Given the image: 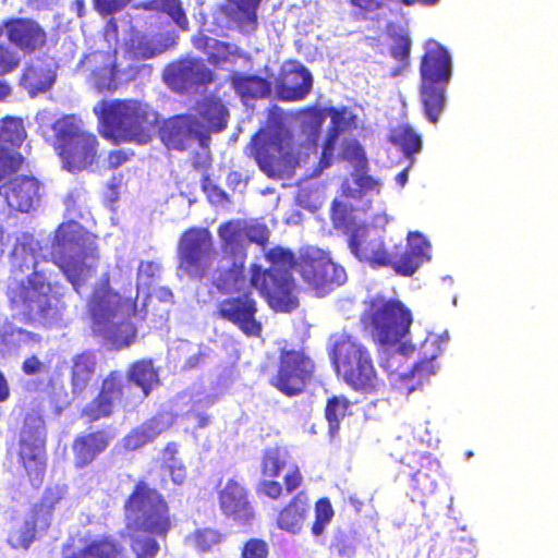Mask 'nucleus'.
<instances>
[{
	"mask_svg": "<svg viewBox=\"0 0 558 558\" xmlns=\"http://www.w3.org/2000/svg\"><path fill=\"white\" fill-rule=\"evenodd\" d=\"M123 514L134 558H156L160 550L157 538L167 539L173 526L163 494L144 478L136 481L123 502Z\"/></svg>",
	"mask_w": 558,
	"mask_h": 558,
	"instance_id": "1",
	"label": "nucleus"
},
{
	"mask_svg": "<svg viewBox=\"0 0 558 558\" xmlns=\"http://www.w3.org/2000/svg\"><path fill=\"white\" fill-rule=\"evenodd\" d=\"M207 228L191 227L182 232L178 242V269L193 280L208 278L210 284L225 292L234 287L243 274V265L232 262L222 265Z\"/></svg>",
	"mask_w": 558,
	"mask_h": 558,
	"instance_id": "2",
	"label": "nucleus"
},
{
	"mask_svg": "<svg viewBox=\"0 0 558 558\" xmlns=\"http://www.w3.org/2000/svg\"><path fill=\"white\" fill-rule=\"evenodd\" d=\"M269 264L267 269L260 265L250 266V283L266 300L270 308L289 313L299 306L292 270H298L299 256L287 247L276 245L264 254Z\"/></svg>",
	"mask_w": 558,
	"mask_h": 558,
	"instance_id": "3",
	"label": "nucleus"
},
{
	"mask_svg": "<svg viewBox=\"0 0 558 558\" xmlns=\"http://www.w3.org/2000/svg\"><path fill=\"white\" fill-rule=\"evenodd\" d=\"M93 111L105 128L101 135L116 144H147L158 122L157 112L147 104L135 99L100 100Z\"/></svg>",
	"mask_w": 558,
	"mask_h": 558,
	"instance_id": "4",
	"label": "nucleus"
},
{
	"mask_svg": "<svg viewBox=\"0 0 558 558\" xmlns=\"http://www.w3.org/2000/svg\"><path fill=\"white\" fill-rule=\"evenodd\" d=\"M137 294L134 298H122L111 288L110 274L104 272L99 282L94 287L87 303V312L94 326L99 332L109 333L118 348L129 347L136 338L137 330L131 323L112 326V320L119 313L128 316L135 315Z\"/></svg>",
	"mask_w": 558,
	"mask_h": 558,
	"instance_id": "5",
	"label": "nucleus"
},
{
	"mask_svg": "<svg viewBox=\"0 0 558 558\" xmlns=\"http://www.w3.org/2000/svg\"><path fill=\"white\" fill-rule=\"evenodd\" d=\"M330 341L329 357L336 375L354 391L375 392L379 379L367 348L344 331L331 335Z\"/></svg>",
	"mask_w": 558,
	"mask_h": 558,
	"instance_id": "6",
	"label": "nucleus"
},
{
	"mask_svg": "<svg viewBox=\"0 0 558 558\" xmlns=\"http://www.w3.org/2000/svg\"><path fill=\"white\" fill-rule=\"evenodd\" d=\"M421 100L429 122L436 124L446 105L445 87L452 74L448 50L437 41L426 45L420 63Z\"/></svg>",
	"mask_w": 558,
	"mask_h": 558,
	"instance_id": "7",
	"label": "nucleus"
},
{
	"mask_svg": "<svg viewBox=\"0 0 558 558\" xmlns=\"http://www.w3.org/2000/svg\"><path fill=\"white\" fill-rule=\"evenodd\" d=\"M413 318L411 311L399 300L383 296L372 299L362 315L373 340L385 347H395L409 333Z\"/></svg>",
	"mask_w": 558,
	"mask_h": 558,
	"instance_id": "8",
	"label": "nucleus"
},
{
	"mask_svg": "<svg viewBox=\"0 0 558 558\" xmlns=\"http://www.w3.org/2000/svg\"><path fill=\"white\" fill-rule=\"evenodd\" d=\"M47 429L45 420L36 411L24 415L17 440V462L31 485L38 489L47 471Z\"/></svg>",
	"mask_w": 558,
	"mask_h": 558,
	"instance_id": "9",
	"label": "nucleus"
},
{
	"mask_svg": "<svg viewBox=\"0 0 558 558\" xmlns=\"http://www.w3.org/2000/svg\"><path fill=\"white\" fill-rule=\"evenodd\" d=\"M61 122L56 151L63 169L71 173L82 172L98 159L97 136L80 128L71 116H64Z\"/></svg>",
	"mask_w": 558,
	"mask_h": 558,
	"instance_id": "10",
	"label": "nucleus"
},
{
	"mask_svg": "<svg viewBox=\"0 0 558 558\" xmlns=\"http://www.w3.org/2000/svg\"><path fill=\"white\" fill-rule=\"evenodd\" d=\"M296 272L303 283L319 298L332 292L347 280L344 268L336 264L327 252L315 247L300 252Z\"/></svg>",
	"mask_w": 558,
	"mask_h": 558,
	"instance_id": "11",
	"label": "nucleus"
},
{
	"mask_svg": "<svg viewBox=\"0 0 558 558\" xmlns=\"http://www.w3.org/2000/svg\"><path fill=\"white\" fill-rule=\"evenodd\" d=\"M87 252L83 235L74 230L60 228L56 236L52 262L57 265L74 291L81 288L90 277V267L86 264Z\"/></svg>",
	"mask_w": 558,
	"mask_h": 558,
	"instance_id": "12",
	"label": "nucleus"
},
{
	"mask_svg": "<svg viewBox=\"0 0 558 558\" xmlns=\"http://www.w3.org/2000/svg\"><path fill=\"white\" fill-rule=\"evenodd\" d=\"M315 364L302 350L282 349L269 384L288 397L302 393L314 376Z\"/></svg>",
	"mask_w": 558,
	"mask_h": 558,
	"instance_id": "13",
	"label": "nucleus"
},
{
	"mask_svg": "<svg viewBox=\"0 0 558 558\" xmlns=\"http://www.w3.org/2000/svg\"><path fill=\"white\" fill-rule=\"evenodd\" d=\"M258 304L251 291L229 295L218 302L217 318L235 326L246 337H259L263 325L257 318Z\"/></svg>",
	"mask_w": 558,
	"mask_h": 558,
	"instance_id": "14",
	"label": "nucleus"
},
{
	"mask_svg": "<svg viewBox=\"0 0 558 558\" xmlns=\"http://www.w3.org/2000/svg\"><path fill=\"white\" fill-rule=\"evenodd\" d=\"M26 282L27 286L22 288L21 301L27 318L43 324H51L61 319L65 304L43 291L45 282L38 279V274H31Z\"/></svg>",
	"mask_w": 558,
	"mask_h": 558,
	"instance_id": "15",
	"label": "nucleus"
},
{
	"mask_svg": "<svg viewBox=\"0 0 558 558\" xmlns=\"http://www.w3.org/2000/svg\"><path fill=\"white\" fill-rule=\"evenodd\" d=\"M8 175L0 182V196L12 211L28 214L41 197V182L33 174Z\"/></svg>",
	"mask_w": 558,
	"mask_h": 558,
	"instance_id": "16",
	"label": "nucleus"
},
{
	"mask_svg": "<svg viewBox=\"0 0 558 558\" xmlns=\"http://www.w3.org/2000/svg\"><path fill=\"white\" fill-rule=\"evenodd\" d=\"M26 136L22 118L7 116L0 120V182L25 163V158L14 148H19Z\"/></svg>",
	"mask_w": 558,
	"mask_h": 558,
	"instance_id": "17",
	"label": "nucleus"
},
{
	"mask_svg": "<svg viewBox=\"0 0 558 558\" xmlns=\"http://www.w3.org/2000/svg\"><path fill=\"white\" fill-rule=\"evenodd\" d=\"M436 341L426 339L422 348H433V352L429 355L424 354L423 357L416 362L410 371L403 369V365L407 362V357L414 352V347L408 343H400L399 348L387 352L380 362V366L389 374L396 375L399 378H414L423 379L434 374V361L438 356V348H435Z\"/></svg>",
	"mask_w": 558,
	"mask_h": 558,
	"instance_id": "18",
	"label": "nucleus"
},
{
	"mask_svg": "<svg viewBox=\"0 0 558 558\" xmlns=\"http://www.w3.org/2000/svg\"><path fill=\"white\" fill-rule=\"evenodd\" d=\"M348 246L359 262L371 267H388L391 264L384 238L374 228L364 225L355 227L349 235Z\"/></svg>",
	"mask_w": 558,
	"mask_h": 558,
	"instance_id": "19",
	"label": "nucleus"
},
{
	"mask_svg": "<svg viewBox=\"0 0 558 558\" xmlns=\"http://www.w3.org/2000/svg\"><path fill=\"white\" fill-rule=\"evenodd\" d=\"M159 137L169 148L185 150L195 140L201 143L208 136L203 123L192 114H177L163 120Z\"/></svg>",
	"mask_w": 558,
	"mask_h": 558,
	"instance_id": "20",
	"label": "nucleus"
},
{
	"mask_svg": "<svg viewBox=\"0 0 558 558\" xmlns=\"http://www.w3.org/2000/svg\"><path fill=\"white\" fill-rule=\"evenodd\" d=\"M3 27L8 41L24 54H33L47 46V32L31 17L7 19Z\"/></svg>",
	"mask_w": 558,
	"mask_h": 558,
	"instance_id": "21",
	"label": "nucleus"
},
{
	"mask_svg": "<svg viewBox=\"0 0 558 558\" xmlns=\"http://www.w3.org/2000/svg\"><path fill=\"white\" fill-rule=\"evenodd\" d=\"M214 77V72L199 58L179 60L169 65L165 74L167 84L180 93L207 86L213 83Z\"/></svg>",
	"mask_w": 558,
	"mask_h": 558,
	"instance_id": "22",
	"label": "nucleus"
},
{
	"mask_svg": "<svg viewBox=\"0 0 558 558\" xmlns=\"http://www.w3.org/2000/svg\"><path fill=\"white\" fill-rule=\"evenodd\" d=\"M429 242L423 234L410 232L405 246L395 245V251L390 252L391 264H388V267H391L400 276L410 277L429 262Z\"/></svg>",
	"mask_w": 558,
	"mask_h": 558,
	"instance_id": "23",
	"label": "nucleus"
},
{
	"mask_svg": "<svg viewBox=\"0 0 558 558\" xmlns=\"http://www.w3.org/2000/svg\"><path fill=\"white\" fill-rule=\"evenodd\" d=\"M81 66L89 73L90 84L100 93L112 92L118 87L117 52L94 50L81 60Z\"/></svg>",
	"mask_w": 558,
	"mask_h": 558,
	"instance_id": "24",
	"label": "nucleus"
},
{
	"mask_svg": "<svg viewBox=\"0 0 558 558\" xmlns=\"http://www.w3.org/2000/svg\"><path fill=\"white\" fill-rule=\"evenodd\" d=\"M282 142L279 133L258 131L247 145L248 156L254 158L260 171L269 178L277 177L279 172L278 157L284 154Z\"/></svg>",
	"mask_w": 558,
	"mask_h": 558,
	"instance_id": "25",
	"label": "nucleus"
},
{
	"mask_svg": "<svg viewBox=\"0 0 558 558\" xmlns=\"http://www.w3.org/2000/svg\"><path fill=\"white\" fill-rule=\"evenodd\" d=\"M112 439L113 435L106 428L75 436L71 446L75 469L82 470L92 464L107 450Z\"/></svg>",
	"mask_w": 558,
	"mask_h": 558,
	"instance_id": "26",
	"label": "nucleus"
},
{
	"mask_svg": "<svg viewBox=\"0 0 558 558\" xmlns=\"http://www.w3.org/2000/svg\"><path fill=\"white\" fill-rule=\"evenodd\" d=\"M219 508L221 512L242 523H246L254 517V509L248 500V494L234 478L228 480L226 485L218 493Z\"/></svg>",
	"mask_w": 558,
	"mask_h": 558,
	"instance_id": "27",
	"label": "nucleus"
},
{
	"mask_svg": "<svg viewBox=\"0 0 558 558\" xmlns=\"http://www.w3.org/2000/svg\"><path fill=\"white\" fill-rule=\"evenodd\" d=\"M313 87V76L302 64L294 63L284 70L276 84L277 97L282 101H300Z\"/></svg>",
	"mask_w": 558,
	"mask_h": 558,
	"instance_id": "28",
	"label": "nucleus"
},
{
	"mask_svg": "<svg viewBox=\"0 0 558 558\" xmlns=\"http://www.w3.org/2000/svg\"><path fill=\"white\" fill-rule=\"evenodd\" d=\"M311 511L310 498L304 492L295 493L276 513L275 525L278 530L295 535L305 525Z\"/></svg>",
	"mask_w": 558,
	"mask_h": 558,
	"instance_id": "29",
	"label": "nucleus"
},
{
	"mask_svg": "<svg viewBox=\"0 0 558 558\" xmlns=\"http://www.w3.org/2000/svg\"><path fill=\"white\" fill-rule=\"evenodd\" d=\"M171 426V421L166 413L159 412L132 428L122 439L123 448L135 451L156 439Z\"/></svg>",
	"mask_w": 558,
	"mask_h": 558,
	"instance_id": "30",
	"label": "nucleus"
},
{
	"mask_svg": "<svg viewBox=\"0 0 558 558\" xmlns=\"http://www.w3.org/2000/svg\"><path fill=\"white\" fill-rule=\"evenodd\" d=\"M99 393L109 399L112 405L117 402L123 409H133L140 404L136 389L118 371L109 372L102 379Z\"/></svg>",
	"mask_w": 558,
	"mask_h": 558,
	"instance_id": "31",
	"label": "nucleus"
},
{
	"mask_svg": "<svg viewBox=\"0 0 558 558\" xmlns=\"http://www.w3.org/2000/svg\"><path fill=\"white\" fill-rule=\"evenodd\" d=\"M126 381L137 387V400L142 403L154 388L159 386V372L151 359H141L131 363L126 371Z\"/></svg>",
	"mask_w": 558,
	"mask_h": 558,
	"instance_id": "32",
	"label": "nucleus"
},
{
	"mask_svg": "<svg viewBox=\"0 0 558 558\" xmlns=\"http://www.w3.org/2000/svg\"><path fill=\"white\" fill-rule=\"evenodd\" d=\"M304 484V476L298 465H292L283 475L282 483L276 480H263L256 487L258 496L270 500H279L284 496L292 495Z\"/></svg>",
	"mask_w": 558,
	"mask_h": 558,
	"instance_id": "33",
	"label": "nucleus"
},
{
	"mask_svg": "<svg viewBox=\"0 0 558 558\" xmlns=\"http://www.w3.org/2000/svg\"><path fill=\"white\" fill-rule=\"evenodd\" d=\"M389 142L401 150L410 167H413L415 155L423 149L422 136L411 125L402 123L390 130Z\"/></svg>",
	"mask_w": 558,
	"mask_h": 558,
	"instance_id": "34",
	"label": "nucleus"
},
{
	"mask_svg": "<svg viewBox=\"0 0 558 558\" xmlns=\"http://www.w3.org/2000/svg\"><path fill=\"white\" fill-rule=\"evenodd\" d=\"M195 109L205 122L207 131L217 133L227 128L229 112L219 98L204 97L197 101Z\"/></svg>",
	"mask_w": 558,
	"mask_h": 558,
	"instance_id": "35",
	"label": "nucleus"
},
{
	"mask_svg": "<svg viewBox=\"0 0 558 558\" xmlns=\"http://www.w3.org/2000/svg\"><path fill=\"white\" fill-rule=\"evenodd\" d=\"M54 82L56 73L48 65L43 64L27 65L21 77V85L32 97L46 93L51 88Z\"/></svg>",
	"mask_w": 558,
	"mask_h": 558,
	"instance_id": "36",
	"label": "nucleus"
},
{
	"mask_svg": "<svg viewBox=\"0 0 558 558\" xmlns=\"http://www.w3.org/2000/svg\"><path fill=\"white\" fill-rule=\"evenodd\" d=\"M243 226L244 220L242 219L229 220L219 226L218 235L220 239V246L223 252L232 255H245L247 243Z\"/></svg>",
	"mask_w": 558,
	"mask_h": 558,
	"instance_id": "37",
	"label": "nucleus"
},
{
	"mask_svg": "<svg viewBox=\"0 0 558 558\" xmlns=\"http://www.w3.org/2000/svg\"><path fill=\"white\" fill-rule=\"evenodd\" d=\"M96 369V357L89 351L76 354L72 360L71 386L74 393L83 392L90 383Z\"/></svg>",
	"mask_w": 558,
	"mask_h": 558,
	"instance_id": "38",
	"label": "nucleus"
},
{
	"mask_svg": "<svg viewBox=\"0 0 558 558\" xmlns=\"http://www.w3.org/2000/svg\"><path fill=\"white\" fill-rule=\"evenodd\" d=\"M231 85L243 99L265 98L271 90L270 83L258 75L234 74L231 76Z\"/></svg>",
	"mask_w": 558,
	"mask_h": 558,
	"instance_id": "39",
	"label": "nucleus"
},
{
	"mask_svg": "<svg viewBox=\"0 0 558 558\" xmlns=\"http://www.w3.org/2000/svg\"><path fill=\"white\" fill-rule=\"evenodd\" d=\"M351 402L344 396H332L325 405V418L331 436L338 434L341 421L349 414Z\"/></svg>",
	"mask_w": 558,
	"mask_h": 558,
	"instance_id": "40",
	"label": "nucleus"
},
{
	"mask_svg": "<svg viewBox=\"0 0 558 558\" xmlns=\"http://www.w3.org/2000/svg\"><path fill=\"white\" fill-rule=\"evenodd\" d=\"M286 454L279 447H270L263 451L260 472L267 480H276L286 468Z\"/></svg>",
	"mask_w": 558,
	"mask_h": 558,
	"instance_id": "41",
	"label": "nucleus"
},
{
	"mask_svg": "<svg viewBox=\"0 0 558 558\" xmlns=\"http://www.w3.org/2000/svg\"><path fill=\"white\" fill-rule=\"evenodd\" d=\"M38 515L33 513L31 519H27L19 527L12 529L8 536V543L13 548L28 549L36 538V526Z\"/></svg>",
	"mask_w": 558,
	"mask_h": 558,
	"instance_id": "42",
	"label": "nucleus"
},
{
	"mask_svg": "<svg viewBox=\"0 0 558 558\" xmlns=\"http://www.w3.org/2000/svg\"><path fill=\"white\" fill-rule=\"evenodd\" d=\"M114 405L101 393H97L81 411V417L87 423H94L102 418H108L113 414Z\"/></svg>",
	"mask_w": 558,
	"mask_h": 558,
	"instance_id": "43",
	"label": "nucleus"
},
{
	"mask_svg": "<svg viewBox=\"0 0 558 558\" xmlns=\"http://www.w3.org/2000/svg\"><path fill=\"white\" fill-rule=\"evenodd\" d=\"M189 538L197 551L207 553L220 545L225 535L219 530L204 527L195 530Z\"/></svg>",
	"mask_w": 558,
	"mask_h": 558,
	"instance_id": "44",
	"label": "nucleus"
},
{
	"mask_svg": "<svg viewBox=\"0 0 558 558\" xmlns=\"http://www.w3.org/2000/svg\"><path fill=\"white\" fill-rule=\"evenodd\" d=\"M2 350L10 352L16 350L22 345L35 343L40 341V337L32 331L23 328H11L1 333Z\"/></svg>",
	"mask_w": 558,
	"mask_h": 558,
	"instance_id": "45",
	"label": "nucleus"
},
{
	"mask_svg": "<svg viewBox=\"0 0 558 558\" xmlns=\"http://www.w3.org/2000/svg\"><path fill=\"white\" fill-rule=\"evenodd\" d=\"M87 553H90L94 558H120L123 547L117 539L105 536L87 544Z\"/></svg>",
	"mask_w": 558,
	"mask_h": 558,
	"instance_id": "46",
	"label": "nucleus"
},
{
	"mask_svg": "<svg viewBox=\"0 0 558 558\" xmlns=\"http://www.w3.org/2000/svg\"><path fill=\"white\" fill-rule=\"evenodd\" d=\"M315 519L311 526V532L314 536H320L326 526L331 522L335 511L331 502L327 497L319 498L314 507Z\"/></svg>",
	"mask_w": 558,
	"mask_h": 558,
	"instance_id": "47",
	"label": "nucleus"
},
{
	"mask_svg": "<svg viewBox=\"0 0 558 558\" xmlns=\"http://www.w3.org/2000/svg\"><path fill=\"white\" fill-rule=\"evenodd\" d=\"M64 494L65 488L63 486L56 485L47 487L39 502L35 505L33 513L39 515V513L43 512L50 518L56 506L63 499Z\"/></svg>",
	"mask_w": 558,
	"mask_h": 558,
	"instance_id": "48",
	"label": "nucleus"
},
{
	"mask_svg": "<svg viewBox=\"0 0 558 558\" xmlns=\"http://www.w3.org/2000/svg\"><path fill=\"white\" fill-rule=\"evenodd\" d=\"M235 8V19L240 25L257 26V8L260 0H230Z\"/></svg>",
	"mask_w": 558,
	"mask_h": 558,
	"instance_id": "49",
	"label": "nucleus"
},
{
	"mask_svg": "<svg viewBox=\"0 0 558 558\" xmlns=\"http://www.w3.org/2000/svg\"><path fill=\"white\" fill-rule=\"evenodd\" d=\"M126 46L132 58L137 60L154 58L159 52L151 41L142 35H133Z\"/></svg>",
	"mask_w": 558,
	"mask_h": 558,
	"instance_id": "50",
	"label": "nucleus"
},
{
	"mask_svg": "<svg viewBox=\"0 0 558 558\" xmlns=\"http://www.w3.org/2000/svg\"><path fill=\"white\" fill-rule=\"evenodd\" d=\"M154 3L158 10L167 13L180 28L187 29L189 20L180 0H154Z\"/></svg>",
	"mask_w": 558,
	"mask_h": 558,
	"instance_id": "51",
	"label": "nucleus"
},
{
	"mask_svg": "<svg viewBox=\"0 0 558 558\" xmlns=\"http://www.w3.org/2000/svg\"><path fill=\"white\" fill-rule=\"evenodd\" d=\"M398 2V0H349L353 8V14L357 20L366 21L372 14L381 10L387 3Z\"/></svg>",
	"mask_w": 558,
	"mask_h": 558,
	"instance_id": "52",
	"label": "nucleus"
},
{
	"mask_svg": "<svg viewBox=\"0 0 558 558\" xmlns=\"http://www.w3.org/2000/svg\"><path fill=\"white\" fill-rule=\"evenodd\" d=\"M243 229L247 245L254 243L263 248L267 246L270 238V230L266 225L244 220Z\"/></svg>",
	"mask_w": 558,
	"mask_h": 558,
	"instance_id": "53",
	"label": "nucleus"
},
{
	"mask_svg": "<svg viewBox=\"0 0 558 558\" xmlns=\"http://www.w3.org/2000/svg\"><path fill=\"white\" fill-rule=\"evenodd\" d=\"M62 120L63 117L54 119V116L49 110H41L35 117V122L41 136L48 140L50 131H54L56 143H58V133L61 129Z\"/></svg>",
	"mask_w": 558,
	"mask_h": 558,
	"instance_id": "54",
	"label": "nucleus"
},
{
	"mask_svg": "<svg viewBox=\"0 0 558 558\" xmlns=\"http://www.w3.org/2000/svg\"><path fill=\"white\" fill-rule=\"evenodd\" d=\"M270 549L268 543L258 537L246 539L241 547V558H269Z\"/></svg>",
	"mask_w": 558,
	"mask_h": 558,
	"instance_id": "55",
	"label": "nucleus"
},
{
	"mask_svg": "<svg viewBox=\"0 0 558 558\" xmlns=\"http://www.w3.org/2000/svg\"><path fill=\"white\" fill-rule=\"evenodd\" d=\"M234 54L235 52L231 44L215 38L207 53V61L211 65L218 66L228 62L230 57Z\"/></svg>",
	"mask_w": 558,
	"mask_h": 558,
	"instance_id": "56",
	"label": "nucleus"
},
{
	"mask_svg": "<svg viewBox=\"0 0 558 558\" xmlns=\"http://www.w3.org/2000/svg\"><path fill=\"white\" fill-rule=\"evenodd\" d=\"M21 58L8 46L0 44V76L9 74L20 66Z\"/></svg>",
	"mask_w": 558,
	"mask_h": 558,
	"instance_id": "57",
	"label": "nucleus"
},
{
	"mask_svg": "<svg viewBox=\"0 0 558 558\" xmlns=\"http://www.w3.org/2000/svg\"><path fill=\"white\" fill-rule=\"evenodd\" d=\"M330 549L341 558H353L355 555L354 542L347 534L338 535L331 543Z\"/></svg>",
	"mask_w": 558,
	"mask_h": 558,
	"instance_id": "58",
	"label": "nucleus"
},
{
	"mask_svg": "<svg viewBox=\"0 0 558 558\" xmlns=\"http://www.w3.org/2000/svg\"><path fill=\"white\" fill-rule=\"evenodd\" d=\"M411 51V39L405 35L395 37V43L390 48V54L399 62H408Z\"/></svg>",
	"mask_w": 558,
	"mask_h": 558,
	"instance_id": "59",
	"label": "nucleus"
},
{
	"mask_svg": "<svg viewBox=\"0 0 558 558\" xmlns=\"http://www.w3.org/2000/svg\"><path fill=\"white\" fill-rule=\"evenodd\" d=\"M412 483L414 489H417L422 495L432 493L436 487L435 481L423 469L412 474Z\"/></svg>",
	"mask_w": 558,
	"mask_h": 558,
	"instance_id": "60",
	"label": "nucleus"
},
{
	"mask_svg": "<svg viewBox=\"0 0 558 558\" xmlns=\"http://www.w3.org/2000/svg\"><path fill=\"white\" fill-rule=\"evenodd\" d=\"M132 0H93L95 9L101 15H111L123 10Z\"/></svg>",
	"mask_w": 558,
	"mask_h": 558,
	"instance_id": "61",
	"label": "nucleus"
},
{
	"mask_svg": "<svg viewBox=\"0 0 558 558\" xmlns=\"http://www.w3.org/2000/svg\"><path fill=\"white\" fill-rule=\"evenodd\" d=\"M134 156L133 150L114 149L108 153L107 156V168L114 170L131 160Z\"/></svg>",
	"mask_w": 558,
	"mask_h": 558,
	"instance_id": "62",
	"label": "nucleus"
},
{
	"mask_svg": "<svg viewBox=\"0 0 558 558\" xmlns=\"http://www.w3.org/2000/svg\"><path fill=\"white\" fill-rule=\"evenodd\" d=\"M336 134H330L324 142L323 151L318 161L319 169H326L331 166Z\"/></svg>",
	"mask_w": 558,
	"mask_h": 558,
	"instance_id": "63",
	"label": "nucleus"
},
{
	"mask_svg": "<svg viewBox=\"0 0 558 558\" xmlns=\"http://www.w3.org/2000/svg\"><path fill=\"white\" fill-rule=\"evenodd\" d=\"M202 184H203L204 191L208 194V197L213 202L221 204V203H225L228 201L227 193L222 189L218 187L217 185L210 184L209 177L207 174L203 177Z\"/></svg>",
	"mask_w": 558,
	"mask_h": 558,
	"instance_id": "64",
	"label": "nucleus"
}]
</instances>
